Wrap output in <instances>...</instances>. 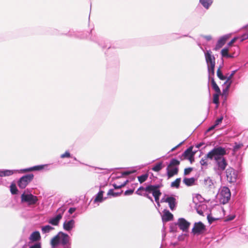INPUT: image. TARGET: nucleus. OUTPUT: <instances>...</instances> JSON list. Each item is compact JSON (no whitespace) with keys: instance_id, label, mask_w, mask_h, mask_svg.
I'll return each mask as SVG.
<instances>
[{"instance_id":"obj_9","label":"nucleus","mask_w":248,"mask_h":248,"mask_svg":"<svg viewBox=\"0 0 248 248\" xmlns=\"http://www.w3.org/2000/svg\"><path fill=\"white\" fill-rule=\"evenodd\" d=\"M32 174H28L21 177L17 182V185L21 189L25 188L33 179Z\"/></svg>"},{"instance_id":"obj_39","label":"nucleus","mask_w":248,"mask_h":248,"mask_svg":"<svg viewBox=\"0 0 248 248\" xmlns=\"http://www.w3.org/2000/svg\"><path fill=\"white\" fill-rule=\"evenodd\" d=\"M229 49L228 47L223 48L221 51V54L223 57H226L228 53Z\"/></svg>"},{"instance_id":"obj_12","label":"nucleus","mask_w":248,"mask_h":248,"mask_svg":"<svg viewBox=\"0 0 248 248\" xmlns=\"http://www.w3.org/2000/svg\"><path fill=\"white\" fill-rule=\"evenodd\" d=\"M205 230V225L201 221L194 223L192 232L194 234H199L203 233Z\"/></svg>"},{"instance_id":"obj_53","label":"nucleus","mask_w":248,"mask_h":248,"mask_svg":"<svg viewBox=\"0 0 248 248\" xmlns=\"http://www.w3.org/2000/svg\"><path fill=\"white\" fill-rule=\"evenodd\" d=\"M216 126H217L215 125V124H214V125H212L211 126L208 128L207 131H210L213 130Z\"/></svg>"},{"instance_id":"obj_56","label":"nucleus","mask_w":248,"mask_h":248,"mask_svg":"<svg viewBox=\"0 0 248 248\" xmlns=\"http://www.w3.org/2000/svg\"><path fill=\"white\" fill-rule=\"evenodd\" d=\"M203 144H204V143L203 142H201V143H200L199 144H197L196 145V147L198 148H199L201 147L202 146V145H203Z\"/></svg>"},{"instance_id":"obj_55","label":"nucleus","mask_w":248,"mask_h":248,"mask_svg":"<svg viewBox=\"0 0 248 248\" xmlns=\"http://www.w3.org/2000/svg\"><path fill=\"white\" fill-rule=\"evenodd\" d=\"M131 172L128 171H125L123 172L122 175H127L129 174H130Z\"/></svg>"},{"instance_id":"obj_37","label":"nucleus","mask_w":248,"mask_h":248,"mask_svg":"<svg viewBox=\"0 0 248 248\" xmlns=\"http://www.w3.org/2000/svg\"><path fill=\"white\" fill-rule=\"evenodd\" d=\"M217 76L221 80H224L226 79V77L223 75L221 70L220 67L218 68L217 70Z\"/></svg>"},{"instance_id":"obj_13","label":"nucleus","mask_w":248,"mask_h":248,"mask_svg":"<svg viewBox=\"0 0 248 248\" xmlns=\"http://www.w3.org/2000/svg\"><path fill=\"white\" fill-rule=\"evenodd\" d=\"M190 224V223L184 218H179L177 223V225L180 229L184 232H187L188 231Z\"/></svg>"},{"instance_id":"obj_40","label":"nucleus","mask_w":248,"mask_h":248,"mask_svg":"<svg viewBox=\"0 0 248 248\" xmlns=\"http://www.w3.org/2000/svg\"><path fill=\"white\" fill-rule=\"evenodd\" d=\"M243 146L242 143H235V145L233 147V151L234 152H237L240 148H241Z\"/></svg>"},{"instance_id":"obj_45","label":"nucleus","mask_w":248,"mask_h":248,"mask_svg":"<svg viewBox=\"0 0 248 248\" xmlns=\"http://www.w3.org/2000/svg\"><path fill=\"white\" fill-rule=\"evenodd\" d=\"M29 248H42L40 243H35L30 247Z\"/></svg>"},{"instance_id":"obj_59","label":"nucleus","mask_w":248,"mask_h":248,"mask_svg":"<svg viewBox=\"0 0 248 248\" xmlns=\"http://www.w3.org/2000/svg\"><path fill=\"white\" fill-rule=\"evenodd\" d=\"M148 199H149L152 202H154L153 199L151 196L149 197H148Z\"/></svg>"},{"instance_id":"obj_64","label":"nucleus","mask_w":248,"mask_h":248,"mask_svg":"<svg viewBox=\"0 0 248 248\" xmlns=\"http://www.w3.org/2000/svg\"><path fill=\"white\" fill-rule=\"evenodd\" d=\"M74 159L75 160H77V159H76V158L75 157H74Z\"/></svg>"},{"instance_id":"obj_52","label":"nucleus","mask_w":248,"mask_h":248,"mask_svg":"<svg viewBox=\"0 0 248 248\" xmlns=\"http://www.w3.org/2000/svg\"><path fill=\"white\" fill-rule=\"evenodd\" d=\"M202 37L204 38L207 41H210L212 39V37L210 35L202 36Z\"/></svg>"},{"instance_id":"obj_51","label":"nucleus","mask_w":248,"mask_h":248,"mask_svg":"<svg viewBox=\"0 0 248 248\" xmlns=\"http://www.w3.org/2000/svg\"><path fill=\"white\" fill-rule=\"evenodd\" d=\"M114 191L112 189H109L108 192V195L113 196Z\"/></svg>"},{"instance_id":"obj_38","label":"nucleus","mask_w":248,"mask_h":248,"mask_svg":"<svg viewBox=\"0 0 248 248\" xmlns=\"http://www.w3.org/2000/svg\"><path fill=\"white\" fill-rule=\"evenodd\" d=\"M10 191L12 194H16L17 192V189L15 184H12L10 186Z\"/></svg>"},{"instance_id":"obj_20","label":"nucleus","mask_w":248,"mask_h":248,"mask_svg":"<svg viewBox=\"0 0 248 248\" xmlns=\"http://www.w3.org/2000/svg\"><path fill=\"white\" fill-rule=\"evenodd\" d=\"M227 38L225 37H222L217 41L216 46L214 48L215 50H217L219 48L222 47V46L225 44Z\"/></svg>"},{"instance_id":"obj_28","label":"nucleus","mask_w":248,"mask_h":248,"mask_svg":"<svg viewBox=\"0 0 248 248\" xmlns=\"http://www.w3.org/2000/svg\"><path fill=\"white\" fill-rule=\"evenodd\" d=\"M221 93H217L213 94V102L216 104V108H217L218 107V105L219 104V96Z\"/></svg>"},{"instance_id":"obj_11","label":"nucleus","mask_w":248,"mask_h":248,"mask_svg":"<svg viewBox=\"0 0 248 248\" xmlns=\"http://www.w3.org/2000/svg\"><path fill=\"white\" fill-rule=\"evenodd\" d=\"M160 202L168 203L169 207L172 211L175 209L177 204L176 199L174 197L166 195L161 199Z\"/></svg>"},{"instance_id":"obj_2","label":"nucleus","mask_w":248,"mask_h":248,"mask_svg":"<svg viewBox=\"0 0 248 248\" xmlns=\"http://www.w3.org/2000/svg\"><path fill=\"white\" fill-rule=\"evenodd\" d=\"M51 245L52 248L60 245L63 248H71V239L68 234L59 232L51 239Z\"/></svg>"},{"instance_id":"obj_50","label":"nucleus","mask_w":248,"mask_h":248,"mask_svg":"<svg viewBox=\"0 0 248 248\" xmlns=\"http://www.w3.org/2000/svg\"><path fill=\"white\" fill-rule=\"evenodd\" d=\"M114 191L112 189H109L108 192V195L113 196Z\"/></svg>"},{"instance_id":"obj_22","label":"nucleus","mask_w":248,"mask_h":248,"mask_svg":"<svg viewBox=\"0 0 248 248\" xmlns=\"http://www.w3.org/2000/svg\"><path fill=\"white\" fill-rule=\"evenodd\" d=\"M213 77V76H211V77L209 78V77L208 76L209 79H211L212 87L216 93H221L219 87L217 86V85Z\"/></svg>"},{"instance_id":"obj_61","label":"nucleus","mask_w":248,"mask_h":248,"mask_svg":"<svg viewBox=\"0 0 248 248\" xmlns=\"http://www.w3.org/2000/svg\"><path fill=\"white\" fill-rule=\"evenodd\" d=\"M199 46H200L201 48L203 51H204V50H203V48H202V47L200 46V44H199Z\"/></svg>"},{"instance_id":"obj_46","label":"nucleus","mask_w":248,"mask_h":248,"mask_svg":"<svg viewBox=\"0 0 248 248\" xmlns=\"http://www.w3.org/2000/svg\"><path fill=\"white\" fill-rule=\"evenodd\" d=\"M134 192L133 189H128L126 190L124 192V195H131Z\"/></svg>"},{"instance_id":"obj_49","label":"nucleus","mask_w":248,"mask_h":248,"mask_svg":"<svg viewBox=\"0 0 248 248\" xmlns=\"http://www.w3.org/2000/svg\"><path fill=\"white\" fill-rule=\"evenodd\" d=\"M207 219H208V222L210 223H211L214 220H215V218H214L213 217H210L209 215H208L207 216Z\"/></svg>"},{"instance_id":"obj_25","label":"nucleus","mask_w":248,"mask_h":248,"mask_svg":"<svg viewBox=\"0 0 248 248\" xmlns=\"http://www.w3.org/2000/svg\"><path fill=\"white\" fill-rule=\"evenodd\" d=\"M30 238L33 241L38 240L40 238V233L37 231L33 232L31 235Z\"/></svg>"},{"instance_id":"obj_3","label":"nucleus","mask_w":248,"mask_h":248,"mask_svg":"<svg viewBox=\"0 0 248 248\" xmlns=\"http://www.w3.org/2000/svg\"><path fill=\"white\" fill-rule=\"evenodd\" d=\"M48 166L47 164L33 166L25 169L17 170H0V177L9 176L13 175L15 172H26L33 170H40Z\"/></svg>"},{"instance_id":"obj_26","label":"nucleus","mask_w":248,"mask_h":248,"mask_svg":"<svg viewBox=\"0 0 248 248\" xmlns=\"http://www.w3.org/2000/svg\"><path fill=\"white\" fill-rule=\"evenodd\" d=\"M195 200H196V199L194 198L193 202L195 203V208H196L197 213L200 215L203 216V212L202 211V209H200V206H204L205 205L203 204L201 205V204H198V203L196 202Z\"/></svg>"},{"instance_id":"obj_47","label":"nucleus","mask_w":248,"mask_h":248,"mask_svg":"<svg viewBox=\"0 0 248 248\" xmlns=\"http://www.w3.org/2000/svg\"><path fill=\"white\" fill-rule=\"evenodd\" d=\"M238 38V37H234L228 44V46H231L235 41Z\"/></svg>"},{"instance_id":"obj_31","label":"nucleus","mask_w":248,"mask_h":248,"mask_svg":"<svg viewBox=\"0 0 248 248\" xmlns=\"http://www.w3.org/2000/svg\"><path fill=\"white\" fill-rule=\"evenodd\" d=\"M181 178H177L174 181L172 182L171 183L170 186L172 187H175L178 188L179 187L180 183L181 182Z\"/></svg>"},{"instance_id":"obj_30","label":"nucleus","mask_w":248,"mask_h":248,"mask_svg":"<svg viewBox=\"0 0 248 248\" xmlns=\"http://www.w3.org/2000/svg\"><path fill=\"white\" fill-rule=\"evenodd\" d=\"M54 228L50 225H46L42 227V232L43 233H46L49 232L53 230Z\"/></svg>"},{"instance_id":"obj_41","label":"nucleus","mask_w":248,"mask_h":248,"mask_svg":"<svg viewBox=\"0 0 248 248\" xmlns=\"http://www.w3.org/2000/svg\"><path fill=\"white\" fill-rule=\"evenodd\" d=\"M71 155L68 151H66L64 154H62L61 155V157L62 158H64L65 157H70Z\"/></svg>"},{"instance_id":"obj_5","label":"nucleus","mask_w":248,"mask_h":248,"mask_svg":"<svg viewBox=\"0 0 248 248\" xmlns=\"http://www.w3.org/2000/svg\"><path fill=\"white\" fill-rule=\"evenodd\" d=\"M179 164L180 161L178 160L175 158L171 159L166 169L168 178L178 174Z\"/></svg>"},{"instance_id":"obj_35","label":"nucleus","mask_w":248,"mask_h":248,"mask_svg":"<svg viewBox=\"0 0 248 248\" xmlns=\"http://www.w3.org/2000/svg\"><path fill=\"white\" fill-rule=\"evenodd\" d=\"M148 174H145L138 177V180L140 183L145 182L148 178Z\"/></svg>"},{"instance_id":"obj_6","label":"nucleus","mask_w":248,"mask_h":248,"mask_svg":"<svg viewBox=\"0 0 248 248\" xmlns=\"http://www.w3.org/2000/svg\"><path fill=\"white\" fill-rule=\"evenodd\" d=\"M231 192L230 189L223 186L221 187L218 193V198L220 203L225 204L228 203L231 198Z\"/></svg>"},{"instance_id":"obj_60","label":"nucleus","mask_w":248,"mask_h":248,"mask_svg":"<svg viewBox=\"0 0 248 248\" xmlns=\"http://www.w3.org/2000/svg\"><path fill=\"white\" fill-rule=\"evenodd\" d=\"M156 203H157V206H158V207H159V206H160V203H159V202H156Z\"/></svg>"},{"instance_id":"obj_18","label":"nucleus","mask_w":248,"mask_h":248,"mask_svg":"<svg viewBox=\"0 0 248 248\" xmlns=\"http://www.w3.org/2000/svg\"><path fill=\"white\" fill-rule=\"evenodd\" d=\"M196 179L194 177L186 178L185 177L183 180V182L187 186H192L195 185Z\"/></svg>"},{"instance_id":"obj_21","label":"nucleus","mask_w":248,"mask_h":248,"mask_svg":"<svg viewBox=\"0 0 248 248\" xmlns=\"http://www.w3.org/2000/svg\"><path fill=\"white\" fill-rule=\"evenodd\" d=\"M212 0H200L199 2L206 10H208L213 3Z\"/></svg>"},{"instance_id":"obj_58","label":"nucleus","mask_w":248,"mask_h":248,"mask_svg":"<svg viewBox=\"0 0 248 248\" xmlns=\"http://www.w3.org/2000/svg\"><path fill=\"white\" fill-rule=\"evenodd\" d=\"M119 195V193H115L114 192L113 197H116Z\"/></svg>"},{"instance_id":"obj_7","label":"nucleus","mask_w":248,"mask_h":248,"mask_svg":"<svg viewBox=\"0 0 248 248\" xmlns=\"http://www.w3.org/2000/svg\"><path fill=\"white\" fill-rule=\"evenodd\" d=\"M160 187V186L159 185H149L147 186L145 189L146 192L152 193L156 202H159V197L161 195V193L159 189Z\"/></svg>"},{"instance_id":"obj_14","label":"nucleus","mask_w":248,"mask_h":248,"mask_svg":"<svg viewBox=\"0 0 248 248\" xmlns=\"http://www.w3.org/2000/svg\"><path fill=\"white\" fill-rule=\"evenodd\" d=\"M75 223L73 219L65 221L63 224L64 230L68 232L70 231L75 227Z\"/></svg>"},{"instance_id":"obj_23","label":"nucleus","mask_w":248,"mask_h":248,"mask_svg":"<svg viewBox=\"0 0 248 248\" xmlns=\"http://www.w3.org/2000/svg\"><path fill=\"white\" fill-rule=\"evenodd\" d=\"M236 72V70L232 71V72L231 74L230 75V76L227 78H226L227 80L225 83L227 84L226 87V90H228L229 89V88H230V87L232 83V78L233 75L235 74Z\"/></svg>"},{"instance_id":"obj_8","label":"nucleus","mask_w":248,"mask_h":248,"mask_svg":"<svg viewBox=\"0 0 248 248\" xmlns=\"http://www.w3.org/2000/svg\"><path fill=\"white\" fill-rule=\"evenodd\" d=\"M22 202H26L28 205H32L36 204L38 201V197L31 193H25L24 192L21 195Z\"/></svg>"},{"instance_id":"obj_63","label":"nucleus","mask_w":248,"mask_h":248,"mask_svg":"<svg viewBox=\"0 0 248 248\" xmlns=\"http://www.w3.org/2000/svg\"><path fill=\"white\" fill-rule=\"evenodd\" d=\"M142 191H143V190L139 191V193H143V192H142Z\"/></svg>"},{"instance_id":"obj_24","label":"nucleus","mask_w":248,"mask_h":248,"mask_svg":"<svg viewBox=\"0 0 248 248\" xmlns=\"http://www.w3.org/2000/svg\"><path fill=\"white\" fill-rule=\"evenodd\" d=\"M62 218H61L60 217V216H56L55 217L50 218L49 221H48V222L49 223L53 225H58L59 222H60V220Z\"/></svg>"},{"instance_id":"obj_27","label":"nucleus","mask_w":248,"mask_h":248,"mask_svg":"<svg viewBox=\"0 0 248 248\" xmlns=\"http://www.w3.org/2000/svg\"><path fill=\"white\" fill-rule=\"evenodd\" d=\"M104 192L102 190L100 191L96 195L94 200V202H102L103 201V195Z\"/></svg>"},{"instance_id":"obj_10","label":"nucleus","mask_w":248,"mask_h":248,"mask_svg":"<svg viewBox=\"0 0 248 248\" xmlns=\"http://www.w3.org/2000/svg\"><path fill=\"white\" fill-rule=\"evenodd\" d=\"M225 173L228 182L230 183H234L236 182L238 177V172L236 170L232 168L229 167L226 169Z\"/></svg>"},{"instance_id":"obj_57","label":"nucleus","mask_w":248,"mask_h":248,"mask_svg":"<svg viewBox=\"0 0 248 248\" xmlns=\"http://www.w3.org/2000/svg\"><path fill=\"white\" fill-rule=\"evenodd\" d=\"M234 56L233 55V54H228L227 56H226V58H233Z\"/></svg>"},{"instance_id":"obj_4","label":"nucleus","mask_w":248,"mask_h":248,"mask_svg":"<svg viewBox=\"0 0 248 248\" xmlns=\"http://www.w3.org/2000/svg\"><path fill=\"white\" fill-rule=\"evenodd\" d=\"M212 53V51L210 50L204 52L209 78L211 77V76H214L215 74V58Z\"/></svg>"},{"instance_id":"obj_54","label":"nucleus","mask_w":248,"mask_h":248,"mask_svg":"<svg viewBox=\"0 0 248 248\" xmlns=\"http://www.w3.org/2000/svg\"><path fill=\"white\" fill-rule=\"evenodd\" d=\"M184 141H182V142L180 143L178 145H177L176 146H175V147L173 148L171 151H174L175 149H176L178 147H179L180 145H181L183 142H184Z\"/></svg>"},{"instance_id":"obj_17","label":"nucleus","mask_w":248,"mask_h":248,"mask_svg":"<svg viewBox=\"0 0 248 248\" xmlns=\"http://www.w3.org/2000/svg\"><path fill=\"white\" fill-rule=\"evenodd\" d=\"M146 188V187H144L143 186H140L136 191V193L139 195L143 196L148 199V197L150 196L149 195L150 193L145 191Z\"/></svg>"},{"instance_id":"obj_36","label":"nucleus","mask_w":248,"mask_h":248,"mask_svg":"<svg viewBox=\"0 0 248 248\" xmlns=\"http://www.w3.org/2000/svg\"><path fill=\"white\" fill-rule=\"evenodd\" d=\"M207 154L204 157L202 158L200 161V164L202 166H207L208 163L207 162V159H209V157H207Z\"/></svg>"},{"instance_id":"obj_34","label":"nucleus","mask_w":248,"mask_h":248,"mask_svg":"<svg viewBox=\"0 0 248 248\" xmlns=\"http://www.w3.org/2000/svg\"><path fill=\"white\" fill-rule=\"evenodd\" d=\"M162 163L161 162H160L156 164L155 166H154V167L152 168V170L154 171L158 172L162 169Z\"/></svg>"},{"instance_id":"obj_1","label":"nucleus","mask_w":248,"mask_h":248,"mask_svg":"<svg viewBox=\"0 0 248 248\" xmlns=\"http://www.w3.org/2000/svg\"><path fill=\"white\" fill-rule=\"evenodd\" d=\"M227 155V151L225 148L220 146H217L207 154L209 159L215 161L217 168V170L222 171L225 170L228 163L226 158L224 157Z\"/></svg>"},{"instance_id":"obj_33","label":"nucleus","mask_w":248,"mask_h":248,"mask_svg":"<svg viewBox=\"0 0 248 248\" xmlns=\"http://www.w3.org/2000/svg\"><path fill=\"white\" fill-rule=\"evenodd\" d=\"M128 182V180H126L124 183H123L122 184H113V186L115 189L121 188V187L124 186L127 184Z\"/></svg>"},{"instance_id":"obj_43","label":"nucleus","mask_w":248,"mask_h":248,"mask_svg":"<svg viewBox=\"0 0 248 248\" xmlns=\"http://www.w3.org/2000/svg\"><path fill=\"white\" fill-rule=\"evenodd\" d=\"M223 119V116H221L220 117L217 118L215 122V125L217 126L219 124L222 122Z\"/></svg>"},{"instance_id":"obj_48","label":"nucleus","mask_w":248,"mask_h":248,"mask_svg":"<svg viewBox=\"0 0 248 248\" xmlns=\"http://www.w3.org/2000/svg\"><path fill=\"white\" fill-rule=\"evenodd\" d=\"M76 210V208L75 207H71L69 208L68 210V213L70 214H73Z\"/></svg>"},{"instance_id":"obj_19","label":"nucleus","mask_w":248,"mask_h":248,"mask_svg":"<svg viewBox=\"0 0 248 248\" xmlns=\"http://www.w3.org/2000/svg\"><path fill=\"white\" fill-rule=\"evenodd\" d=\"M173 218V215L168 210H164V215L162 217L163 221H169Z\"/></svg>"},{"instance_id":"obj_29","label":"nucleus","mask_w":248,"mask_h":248,"mask_svg":"<svg viewBox=\"0 0 248 248\" xmlns=\"http://www.w3.org/2000/svg\"><path fill=\"white\" fill-rule=\"evenodd\" d=\"M66 210V207L65 206L63 205L61 207L58 209L57 210V216H60L61 218H62V215L64 212Z\"/></svg>"},{"instance_id":"obj_42","label":"nucleus","mask_w":248,"mask_h":248,"mask_svg":"<svg viewBox=\"0 0 248 248\" xmlns=\"http://www.w3.org/2000/svg\"><path fill=\"white\" fill-rule=\"evenodd\" d=\"M192 170H193L192 168H186L184 170V175H186L189 174L191 172V171Z\"/></svg>"},{"instance_id":"obj_32","label":"nucleus","mask_w":248,"mask_h":248,"mask_svg":"<svg viewBox=\"0 0 248 248\" xmlns=\"http://www.w3.org/2000/svg\"><path fill=\"white\" fill-rule=\"evenodd\" d=\"M128 182V180H126L124 183H123L122 184H113V186L115 189L121 188V187L124 186L127 184Z\"/></svg>"},{"instance_id":"obj_44","label":"nucleus","mask_w":248,"mask_h":248,"mask_svg":"<svg viewBox=\"0 0 248 248\" xmlns=\"http://www.w3.org/2000/svg\"><path fill=\"white\" fill-rule=\"evenodd\" d=\"M248 38V33L243 34L240 37V41L242 42Z\"/></svg>"},{"instance_id":"obj_62","label":"nucleus","mask_w":248,"mask_h":248,"mask_svg":"<svg viewBox=\"0 0 248 248\" xmlns=\"http://www.w3.org/2000/svg\"><path fill=\"white\" fill-rule=\"evenodd\" d=\"M199 197H201L200 195H198L196 197V198L198 199Z\"/></svg>"},{"instance_id":"obj_16","label":"nucleus","mask_w":248,"mask_h":248,"mask_svg":"<svg viewBox=\"0 0 248 248\" xmlns=\"http://www.w3.org/2000/svg\"><path fill=\"white\" fill-rule=\"evenodd\" d=\"M193 147L192 146L188 148L183 153V155L189 160L193 157L195 153L192 152Z\"/></svg>"},{"instance_id":"obj_15","label":"nucleus","mask_w":248,"mask_h":248,"mask_svg":"<svg viewBox=\"0 0 248 248\" xmlns=\"http://www.w3.org/2000/svg\"><path fill=\"white\" fill-rule=\"evenodd\" d=\"M203 186L206 189H211L214 186V182L209 177L204 178L203 181Z\"/></svg>"}]
</instances>
